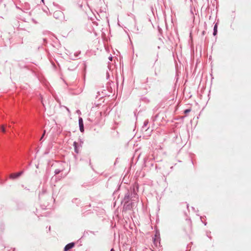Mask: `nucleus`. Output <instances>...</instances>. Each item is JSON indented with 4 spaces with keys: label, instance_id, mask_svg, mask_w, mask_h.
<instances>
[{
    "label": "nucleus",
    "instance_id": "nucleus-1",
    "mask_svg": "<svg viewBox=\"0 0 251 251\" xmlns=\"http://www.w3.org/2000/svg\"><path fill=\"white\" fill-rule=\"evenodd\" d=\"M135 202L133 201H131L130 202H124L123 207V212H125L128 210H131L133 209L134 206Z\"/></svg>",
    "mask_w": 251,
    "mask_h": 251
},
{
    "label": "nucleus",
    "instance_id": "nucleus-2",
    "mask_svg": "<svg viewBox=\"0 0 251 251\" xmlns=\"http://www.w3.org/2000/svg\"><path fill=\"white\" fill-rule=\"evenodd\" d=\"M131 201H132V199L129 196V190H127L125 193L124 198L121 200V203L122 204L124 202H130Z\"/></svg>",
    "mask_w": 251,
    "mask_h": 251
},
{
    "label": "nucleus",
    "instance_id": "nucleus-3",
    "mask_svg": "<svg viewBox=\"0 0 251 251\" xmlns=\"http://www.w3.org/2000/svg\"><path fill=\"white\" fill-rule=\"evenodd\" d=\"M129 196L132 199V201L135 202L138 200V195L136 192L135 188H133L129 190Z\"/></svg>",
    "mask_w": 251,
    "mask_h": 251
},
{
    "label": "nucleus",
    "instance_id": "nucleus-4",
    "mask_svg": "<svg viewBox=\"0 0 251 251\" xmlns=\"http://www.w3.org/2000/svg\"><path fill=\"white\" fill-rule=\"evenodd\" d=\"M24 173V171H20L18 173L10 174L9 177L12 179H15L21 176Z\"/></svg>",
    "mask_w": 251,
    "mask_h": 251
},
{
    "label": "nucleus",
    "instance_id": "nucleus-5",
    "mask_svg": "<svg viewBox=\"0 0 251 251\" xmlns=\"http://www.w3.org/2000/svg\"><path fill=\"white\" fill-rule=\"evenodd\" d=\"M90 206V204L88 206H86L84 207L83 209L81 210V215L82 217H85L87 215L91 214L92 213L90 210H87V208Z\"/></svg>",
    "mask_w": 251,
    "mask_h": 251
},
{
    "label": "nucleus",
    "instance_id": "nucleus-6",
    "mask_svg": "<svg viewBox=\"0 0 251 251\" xmlns=\"http://www.w3.org/2000/svg\"><path fill=\"white\" fill-rule=\"evenodd\" d=\"M159 235H160L159 233H156L155 235H154V237L153 238V244L156 247H157L158 242L159 245H160V238Z\"/></svg>",
    "mask_w": 251,
    "mask_h": 251
},
{
    "label": "nucleus",
    "instance_id": "nucleus-7",
    "mask_svg": "<svg viewBox=\"0 0 251 251\" xmlns=\"http://www.w3.org/2000/svg\"><path fill=\"white\" fill-rule=\"evenodd\" d=\"M75 242H71L67 244L64 248L63 251H69L71 249L75 247Z\"/></svg>",
    "mask_w": 251,
    "mask_h": 251
},
{
    "label": "nucleus",
    "instance_id": "nucleus-8",
    "mask_svg": "<svg viewBox=\"0 0 251 251\" xmlns=\"http://www.w3.org/2000/svg\"><path fill=\"white\" fill-rule=\"evenodd\" d=\"M78 125L79 127V130L81 132H84V124L83 119L81 117H79L78 118Z\"/></svg>",
    "mask_w": 251,
    "mask_h": 251
},
{
    "label": "nucleus",
    "instance_id": "nucleus-9",
    "mask_svg": "<svg viewBox=\"0 0 251 251\" xmlns=\"http://www.w3.org/2000/svg\"><path fill=\"white\" fill-rule=\"evenodd\" d=\"M63 13L60 10L56 11L53 13V17L56 19H59L63 17Z\"/></svg>",
    "mask_w": 251,
    "mask_h": 251
},
{
    "label": "nucleus",
    "instance_id": "nucleus-10",
    "mask_svg": "<svg viewBox=\"0 0 251 251\" xmlns=\"http://www.w3.org/2000/svg\"><path fill=\"white\" fill-rule=\"evenodd\" d=\"M72 201L77 206H79L81 205V201L78 198H74Z\"/></svg>",
    "mask_w": 251,
    "mask_h": 251
},
{
    "label": "nucleus",
    "instance_id": "nucleus-11",
    "mask_svg": "<svg viewBox=\"0 0 251 251\" xmlns=\"http://www.w3.org/2000/svg\"><path fill=\"white\" fill-rule=\"evenodd\" d=\"M145 164L146 166L152 167L153 166V162L152 160H145Z\"/></svg>",
    "mask_w": 251,
    "mask_h": 251
},
{
    "label": "nucleus",
    "instance_id": "nucleus-12",
    "mask_svg": "<svg viewBox=\"0 0 251 251\" xmlns=\"http://www.w3.org/2000/svg\"><path fill=\"white\" fill-rule=\"evenodd\" d=\"M149 122L148 120H146L144 121L143 126L142 127V131H146L149 129V127L146 128V126L149 124Z\"/></svg>",
    "mask_w": 251,
    "mask_h": 251
},
{
    "label": "nucleus",
    "instance_id": "nucleus-13",
    "mask_svg": "<svg viewBox=\"0 0 251 251\" xmlns=\"http://www.w3.org/2000/svg\"><path fill=\"white\" fill-rule=\"evenodd\" d=\"M218 23H216L214 25L213 28V35L214 36H216L217 34L218 33Z\"/></svg>",
    "mask_w": 251,
    "mask_h": 251
},
{
    "label": "nucleus",
    "instance_id": "nucleus-14",
    "mask_svg": "<svg viewBox=\"0 0 251 251\" xmlns=\"http://www.w3.org/2000/svg\"><path fill=\"white\" fill-rule=\"evenodd\" d=\"M73 146L74 147V150L75 152L78 153L79 152L78 143L75 141L73 143Z\"/></svg>",
    "mask_w": 251,
    "mask_h": 251
},
{
    "label": "nucleus",
    "instance_id": "nucleus-15",
    "mask_svg": "<svg viewBox=\"0 0 251 251\" xmlns=\"http://www.w3.org/2000/svg\"><path fill=\"white\" fill-rule=\"evenodd\" d=\"M155 80V78H149V77H147L146 78L145 83H148V82H149V81H150L151 82H153Z\"/></svg>",
    "mask_w": 251,
    "mask_h": 251
},
{
    "label": "nucleus",
    "instance_id": "nucleus-16",
    "mask_svg": "<svg viewBox=\"0 0 251 251\" xmlns=\"http://www.w3.org/2000/svg\"><path fill=\"white\" fill-rule=\"evenodd\" d=\"M141 100L146 103H148L150 102V100L147 98L146 97H143L141 98Z\"/></svg>",
    "mask_w": 251,
    "mask_h": 251
},
{
    "label": "nucleus",
    "instance_id": "nucleus-17",
    "mask_svg": "<svg viewBox=\"0 0 251 251\" xmlns=\"http://www.w3.org/2000/svg\"><path fill=\"white\" fill-rule=\"evenodd\" d=\"M63 170L56 169L54 171L55 175L59 174L60 172H62Z\"/></svg>",
    "mask_w": 251,
    "mask_h": 251
},
{
    "label": "nucleus",
    "instance_id": "nucleus-18",
    "mask_svg": "<svg viewBox=\"0 0 251 251\" xmlns=\"http://www.w3.org/2000/svg\"><path fill=\"white\" fill-rule=\"evenodd\" d=\"M77 65L75 66H73V67L70 66L68 67V70H70V71H73V70H75L77 68Z\"/></svg>",
    "mask_w": 251,
    "mask_h": 251
},
{
    "label": "nucleus",
    "instance_id": "nucleus-19",
    "mask_svg": "<svg viewBox=\"0 0 251 251\" xmlns=\"http://www.w3.org/2000/svg\"><path fill=\"white\" fill-rule=\"evenodd\" d=\"M0 131L3 133H5L6 132V128L4 126H1L0 127Z\"/></svg>",
    "mask_w": 251,
    "mask_h": 251
},
{
    "label": "nucleus",
    "instance_id": "nucleus-20",
    "mask_svg": "<svg viewBox=\"0 0 251 251\" xmlns=\"http://www.w3.org/2000/svg\"><path fill=\"white\" fill-rule=\"evenodd\" d=\"M191 109L190 108L186 109L184 110V113L185 114H188L191 111Z\"/></svg>",
    "mask_w": 251,
    "mask_h": 251
},
{
    "label": "nucleus",
    "instance_id": "nucleus-21",
    "mask_svg": "<svg viewBox=\"0 0 251 251\" xmlns=\"http://www.w3.org/2000/svg\"><path fill=\"white\" fill-rule=\"evenodd\" d=\"M46 191V190L43 189L42 192H41L39 194V198H40L41 195H43L44 193H45Z\"/></svg>",
    "mask_w": 251,
    "mask_h": 251
},
{
    "label": "nucleus",
    "instance_id": "nucleus-22",
    "mask_svg": "<svg viewBox=\"0 0 251 251\" xmlns=\"http://www.w3.org/2000/svg\"><path fill=\"white\" fill-rule=\"evenodd\" d=\"M45 133H46V131H45V130H44V133H43V134L40 138V140H42V139L44 138V137L45 135Z\"/></svg>",
    "mask_w": 251,
    "mask_h": 251
},
{
    "label": "nucleus",
    "instance_id": "nucleus-23",
    "mask_svg": "<svg viewBox=\"0 0 251 251\" xmlns=\"http://www.w3.org/2000/svg\"><path fill=\"white\" fill-rule=\"evenodd\" d=\"M109 77H110L109 73L108 72H107V73H106V78H107V79H109Z\"/></svg>",
    "mask_w": 251,
    "mask_h": 251
},
{
    "label": "nucleus",
    "instance_id": "nucleus-24",
    "mask_svg": "<svg viewBox=\"0 0 251 251\" xmlns=\"http://www.w3.org/2000/svg\"><path fill=\"white\" fill-rule=\"evenodd\" d=\"M44 45H46L47 43V40L45 38L43 39Z\"/></svg>",
    "mask_w": 251,
    "mask_h": 251
},
{
    "label": "nucleus",
    "instance_id": "nucleus-25",
    "mask_svg": "<svg viewBox=\"0 0 251 251\" xmlns=\"http://www.w3.org/2000/svg\"><path fill=\"white\" fill-rule=\"evenodd\" d=\"M134 30L136 33H138L139 29L138 28V27H135Z\"/></svg>",
    "mask_w": 251,
    "mask_h": 251
},
{
    "label": "nucleus",
    "instance_id": "nucleus-26",
    "mask_svg": "<svg viewBox=\"0 0 251 251\" xmlns=\"http://www.w3.org/2000/svg\"><path fill=\"white\" fill-rule=\"evenodd\" d=\"M113 57L110 56L109 57L108 59L109 60L111 61L112 60Z\"/></svg>",
    "mask_w": 251,
    "mask_h": 251
},
{
    "label": "nucleus",
    "instance_id": "nucleus-27",
    "mask_svg": "<svg viewBox=\"0 0 251 251\" xmlns=\"http://www.w3.org/2000/svg\"><path fill=\"white\" fill-rule=\"evenodd\" d=\"M207 236L210 239H211V236L208 235V232H207Z\"/></svg>",
    "mask_w": 251,
    "mask_h": 251
},
{
    "label": "nucleus",
    "instance_id": "nucleus-28",
    "mask_svg": "<svg viewBox=\"0 0 251 251\" xmlns=\"http://www.w3.org/2000/svg\"><path fill=\"white\" fill-rule=\"evenodd\" d=\"M78 54H79V53H75V57H77L78 56Z\"/></svg>",
    "mask_w": 251,
    "mask_h": 251
},
{
    "label": "nucleus",
    "instance_id": "nucleus-29",
    "mask_svg": "<svg viewBox=\"0 0 251 251\" xmlns=\"http://www.w3.org/2000/svg\"><path fill=\"white\" fill-rule=\"evenodd\" d=\"M191 208H192V209L193 211H195V207H193V206H192V207H191Z\"/></svg>",
    "mask_w": 251,
    "mask_h": 251
},
{
    "label": "nucleus",
    "instance_id": "nucleus-30",
    "mask_svg": "<svg viewBox=\"0 0 251 251\" xmlns=\"http://www.w3.org/2000/svg\"><path fill=\"white\" fill-rule=\"evenodd\" d=\"M158 30L159 31V32H160L162 30L161 29L159 26L158 27Z\"/></svg>",
    "mask_w": 251,
    "mask_h": 251
},
{
    "label": "nucleus",
    "instance_id": "nucleus-31",
    "mask_svg": "<svg viewBox=\"0 0 251 251\" xmlns=\"http://www.w3.org/2000/svg\"><path fill=\"white\" fill-rule=\"evenodd\" d=\"M87 120H88L89 121H90V122H92V120H91L90 118H88L87 119Z\"/></svg>",
    "mask_w": 251,
    "mask_h": 251
},
{
    "label": "nucleus",
    "instance_id": "nucleus-32",
    "mask_svg": "<svg viewBox=\"0 0 251 251\" xmlns=\"http://www.w3.org/2000/svg\"><path fill=\"white\" fill-rule=\"evenodd\" d=\"M154 75H155V76H157V73H156V71H155V72H154Z\"/></svg>",
    "mask_w": 251,
    "mask_h": 251
},
{
    "label": "nucleus",
    "instance_id": "nucleus-33",
    "mask_svg": "<svg viewBox=\"0 0 251 251\" xmlns=\"http://www.w3.org/2000/svg\"><path fill=\"white\" fill-rule=\"evenodd\" d=\"M66 108L67 110L69 112H70V110H69V109L68 108H67V107H66Z\"/></svg>",
    "mask_w": 251,
    "mask_h": 251
},
{
    "label": "nucleus",
    "instance_id": "nucleus-34",
    "mask_svg": "<svg viewBox=\"0 0 251 251\" xmlns=\"http://www.w3.org/2000/svg\"><path fill=\"white\" fill-rule=\"evenodd\" d=\"M110 251H115L114 249L113 248H112L111 250H110Z\"/></svg>",
    "mask_w": 251,
    "mask_h": 251
},
{
    "label": "nucleus",
    "instance_id": "nucleus-35",
    "mask_svg": "<svg viewBox=\"0 0 251 251\" xmlns=\"http://www.w3.org/2000/svg\"><path fill=\"white\" fill-rule=\"evenodd\" d=\"M205 31H203L202 33V35H204L205 34Z\"/></svg>",
    "mask_w": 251,
    "mask_h": 251
},
{
    "label": "nucleus",
    "instance_id": "nucleus-36",
    "mask_svg": "<svg viewBox=\"0 0 251 251\" xmlns=\"http://www.w3.org/2000/svg\"><path fill=\"white\" fill-rule=\"evenodd\" d=\"M204 223V225L205 226H206V224H207V223H206V222H204V223Z\"/></svg>",
    "mask_w": 251,
    "mask_h": 251
},
{
    "label": "nucleus",
    "instance_id": "nucleus-37",
    "mask_svg": "<svg viewBox=\"0 0 251 251\" xmlns=\"http://www.w3.org/2000/svg\"><path fill=\"white\" fill-rule=\"evenodd\" d=\"M48 229L49 230V231L50 230V226H49V228H48Z\"/></svg>",
    "mask_w": 251,
    "mask_h": 251
},
{
    "label": "nucleus",
    "instance_id": "nucleus-38",
    "mask_svg": "<svg viewBox=\"0 0 251 251\" xmlns=\"http://www.w3.org/2000/svg\"><path fill=\"white\" fill-rule=\"evenodd\" d=\"M188 207H189V205H188V204H187V208H188Z\"/></svg>",
    "mask_w": 251,
    "mask_h": 251
},
{
    "label": "nucleus",
    "instance_id": "nucleus-39",
    "mask_svg": "<svg viewBox=\"0 0 251 251\" xmlns=\"http://www.w3.org/2000/svg\"><path fill=\"white\" fill-rule=\"evenodd\" d=\"M98 95H100V92H98Z\"/></svg>",
    "mask_w": 251,
    "mask_h": 251
},
{
    "label": "nucleus",
    "instance_id": "nucleus-40",
    "mask_svg": "<svg viewBox=\"0 0 251 251\" xmlns=\"http://www.w3.org/2000/svg\"><path fill=\"white\" fill-rule=\"evenodd\" d=\"M77 113H79V112H80V111L79 110H77Z\"/></svg>",
    "mask_w": 251,
    "mask_h": 251
},
{
    "label": "nucleus",
    "instance_id": "nucleus-41",
    "mask_svg": "<svg viewBox=\"0 0 251 251\" xmlns=\"http://www.w3.org/2000/svg\"><path fill=\"white\" fill-rule=\"evenodd\" d=\"M157 166L156 165V166H155V169H157Z\"/></svg>",
    "mask_w": 251,
    "mask_h": 251
},
{
    "label": "nucleus",
    "instance_id": "nucleus-42",
    "mask_svg": "<svg viewBox=\"0 0 251 251\" xmlns=\"http://www.w3.org/2000/svg\"><path fill=\"white\" fill-rule=\"evenodd\" d=\"M25 189L26 190H29V189H27V188H25Z\"/></svg>",
    "mask_w": 251,
    "mask_h": 251
},
{
    "label": "nucleus",
    "instance_id": "nucleus-43",
    "mask_svg": "<svg viewBox=\"0 0 251 251\" xmlns=\"http://www.w3.org/2000/svg\"><path fill=\"white\" fill-rule=\"evenodd\" d=\"M41 1L44 2V0H41Z\"/></svg>",
    "mask_w": 251,
    "mask_h": 251
}]
</instances>
